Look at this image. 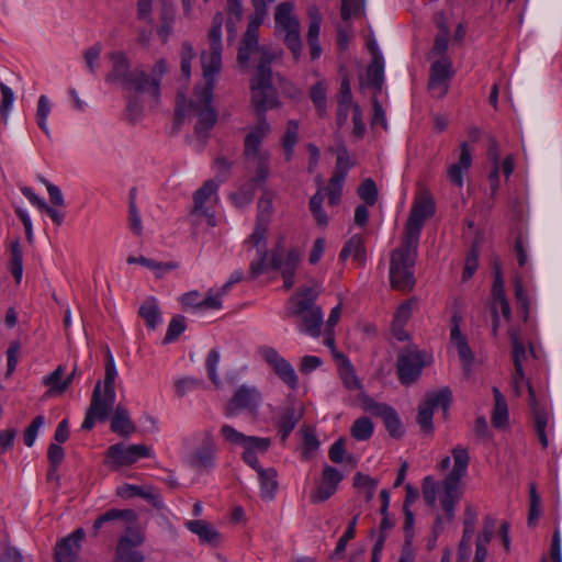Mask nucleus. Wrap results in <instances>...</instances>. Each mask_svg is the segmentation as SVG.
<instances>
[{
	"label": "nucleus",
	"mask_w": 562,
	"mask_h": 562,
	"mask_svg": "<svg viewBox=\"0 0 562 562\" xmlns=\"http://www.w3.org/2000/svg\"><path fill=\"white\" fill-rule=\"evenodd\" d=\"M223 14L217 12L212 20L207 34L209 50L201 53L203 83H198L192 98L187 102L184 94L178 93L176 100V114L178 117H195L194 132L205 135L217 121V112L212 105L215 76L222 68V25Z\"/></svg>",
	"instance_id": "f257e3e1"
},
{
	"label": "nucleus",
	"mask_w": 562,
	"mask_h": 562,
	"mask_svg": "<svg viewBox=\"0 0 562 562\" xmlns=\"http://www.w3.org/2000/svg\"><path fill=\"white\" fill-rule=\"evenodd\" d=\"M263 10H257L252 14L239 44L237 60L245 66L249 63L252 54H259L257 72L251 81V99L254 105L259 110L272 109L277 105V92L272 86L271 63L278 57L267 46L259 45V26L263 23Z\"/></svg>",
	"instance_id": "f03ea898"
},
{
	"label": "nucleus",
	"mask_w": 562,
	"mask_h": 562,
	"mask_svg": "<svg viewBox=\"0 0 562 562\" xmlns=\"http://www.w3.org/2000/svg\"><path fill=\"white\" fill-rule=\"evenodd\" d=\"M117 371L113 356L108 350L104 381H98L93 387L91 402L86 412L85 420L81 428L90 430L95 424V420L101 423L105 422L111 412L113 411L116 393H115V379Z\"/></svg>",
	"instance_id": "7ed1b4c3"
},
{
	"label": "nucleus",
	"mask_w": 562,
	"mask_h": 562,
	"mask_svg": "<svg viewBox=\"0 0 562 562\" xmlns=\"http://www.w3.org/2000/svg\"><path fill=\"white\" fill-rule=\"evenodd\" d=\"M274 193L263 189L258 201V213L256 225L251 235L245 240V246L249 249H256L257 256L250 262L249 278L256 279L263 273L265 260L267 256V231L273 212Z\"/></svg>",
	"instance_id": "20e7f679"
},
{
	"label": "nucleus",
	"mask_w": 562,
	"mask_h": 562,
	"mask_svg": "<svg viewBox=\"0 0 562 562\" xmlns=\"http://www.w3.org/2000/svg\"><path fill=\"white\" fill-rule=\"evenodd\" d=\"M111 70L105 80L110 83H120L128 91L145 92L148 91L157 99L159 94V81L149 79L146 72L139 68L132 69L127 55L124 52H113L109 54Z\"/></svg>",
	"instance_id": "39448f33"
},
{
	"label": "nucleus",
	"mask_w": 562,
	"mask_h": 562,
	"mask_svg": "<svg viewBox=\"0 0 562 562\" xmlns=\"http://www.w3.org/2000/svg\"><path fill=\"white\" fill-rule=\"evenodd\" d=\"M417 247L418 244L411 245L406 238H403L401 246L391 252L390 284L392 289L403 292L413 290L416 283L414 267Z\"/></svg>",
	"instance_id": "423d86ee"
},
{
	"label": "nucleus",
	"mask_w": 562,
	"mask_h": 562,
	"mask_svg": "<svg viewBox=\"0 0 562 562\" xmlns=\"http://www.w3.org/2000/svg\"><path fill=\"white\" fill-rule=\"evenodd\" d=\"M452 457L454 461L453 468L442 481V491L440 493V503L447 520H451L454 517V506L462 496L460 482L465 475L470 461L467 449L460 446L453 448Z\"/></svg>",
	"instance_id": "0eeeda50"
},
{
	"label": "nucleus",
	"mask_w": 562,
	"mask_h": 562,
	"mask_svg": "<svg viewBox=\"0 0 562 562\" xmlns=\"http://www.w3.org/2000/svg\"><path fill=\"white\" fill-rule=\"evenodd\" d=\"M319 293V285L303 286L293 299L295 301L294 315L300 318V330L318 337L323 325V313L315 300Z\"/></svg>",
	"instance_id": "6e6552de"
},
{
	"label": "nucleus",
	"mask_w": 562,
	"mask_h": 562,
	"mask_svg": "<svg viewBox=\"0 0 562 562\" xmlns=\"http://www.w3.org/2000/svg\"><path fill=\"white\" fill-rule=\"evenodd\" d=\"M274 24L276 36L283 41L296 59L302 50V41L300 22L293 14V4L291 2H282L277 7Z\"/></svg>",
	"instance_id": "1a4fd4ad"
},
{
	"label": "nucleus",
	"mask_w": 562,
	"mask_h": 562,
	"mask_svg": "<svg viewBox=\"0 0 562 562\" xmlns=\"http://www.w3.org/2000/svg\"><path fill=\"white\" fill-rule=\"evenodd\" d=\"M524 385L527 386L529 393L528 404L532 414L535 431L538 436V439L542 448L546 449L549 446L546 428L550 420V413L547 409V407L539 403V401L537 400L531 384L529 383V381L525 379L524 370H521V375L519 376L517 373V369H514V373L512 375V387L514 390L515 395H521Z\"/></svg>",
	"instance_id": "9d476101"
},
{
	"label": "nucleus",
	"mask_w": 562,
	"mask_h": 562,
	"mask_svg": "<svg viewBox=\"0 0 562 562\" xmlns=\"http://www.w3.org/2000/svg\"><path fill=\"white\" fill-rule=\"evenodd\" d=\"M434 213V198L428 191L422 192L409 211L403 238H406L411 245L418 244L422 228L426 220L431 217Z\"/></svg>",
	"instance_id": "9b49d317"
},
{
	"label": "nucleus",
	"mask_w": 562,
	"mask_h": 562,
	"mask_svg": "<svg viewBox=\"0 0 562 562\" xmlns=\"http://www.w3.org/2000/svg\"><path fill=\"white\" fill-rule=\"evenodd\" d=\"M217 189L218 184L214 180H207L194 192V206L189 214L190 221L193 225L201 224L203 218L206 220V223L211 227L216 225L211 206L217 200Z\"/></svg>",
	"instance_id": "f8f14e48"
},
{
	"label": "nucleus",
	"mask_w": 562,
	"mask_h": 562,
	"mask_svg": "<svg viewBox=\"0 0 562 562\" xmlns=\"http://www.w3.org/2000/svg\"><path fill=\"white\" fill-rule=\"evenodd\" d=\"M300 263V252L296 249H291L286 254L285 259L283 258V248L280 244H277L271 251L268 260V255L265 260L263 272L272 269L281 272L283 279L284 289L289 290L294 285V274Z\"/></svg>",
	"instance_id": "ddd939ff"
},
{
	"label": "nucleus",
	"mask_w": 562,
	"mask_h": 562,
	"mask_svg": "<svg viewBox=\"0 0 562 562\" xmlns=\"http://www.w3.org/2000/svg\"><path fill=\"white\" fill-rule=\"evenodd\" d=\"M426 361V353L416 347L404 348L397 357V378L403 385L415 383L422 374Z\"/></svg>",
	"instance_id": "4468645a"
},
{
	"label": "nucleus",
	"mask_w": 562,
	"mask_h": 562,
	"mask_svg": "<svg viewBox=\"0 0 562 562\" xmlns=\"http://www.w3.org/2000/svg\"><path fill=\"white\" fill-rule=\"evenodd\" d=\"M451 397L452 392L449 387H442L426 395L425 401L419 405L417 415V423L425 434L432 432L434 409L441 407L447 413Z\"/></svg>",
	"instance_id": "2eb2a0df"
},
{
	"label": "nucleus",
	"mask_w": 562,
	"mask_h": 562,
	"mask_svg": "<svg viewBox=\"0 0 562 562\" xmlns=\"http://www.w3.org/2000/svg\"><path fill=\"white\" fill-rule=\"evenodd\" d=\"M151 450L146 445H130L115 443L106 450V463L112 469L122 467H130L136 463L142 458H149Z\"/></svg>",
	"instance_id": "dca6fc26"
},
{
	"label": "nucleus",
	"mask_w": 562,
	"mask_h": 562,
	"mask_svg": "<svg viewBox=\"0 0 562 562\" xmlns=\"http://www.w3.org/2000/svg\"><path fill=\"white\" fill-rule=\"evenodd\" d=\"M199 446L188 458V463L196 470H210L215 467L216 442L212 430H204L198 435Z\"/></svg>",
	"instance_id": "f3484780"
},
{
	"label": "nucleus",
	"mask_w": 562,
	"mask_h": 562,
	"mask_svg": "<svg viewBox=\"0 0 562 562\" xmlns=\"http://www.w3.org/2000/svg\"><path fill=\"white\" fill-rule=\"evenodd\" d=\"M259 355L284 384L291 390L297 389L299 378L294 368L274 348L269 346L260 347Z\"/></svg>",
	"instance_id": "a211bd4d"
},
{
	"label": "nucleus",
	"mask_w": 562,
	"mask_h": 562,
	"mask_svg": "<svg viewBox=\"0 0 562 562\" xmlns=\"http://www.w3.org/2000/svg\"><path fill=\"white\" fill-rule=\"evenodd\" d=\"M145 541L142 531L135 528H126L125 533L119 539L113 562H144V554L136 548Z\"/></svg>",
	"instance_id": "6ab92c4d"
},
{
	"label": "nucleus",
	"mask_w": 562,
	"mask_h": 562,
	"mask_svg": "<svg viewBox=\"0 0 562 562\" xmlns=\"http://www.w3.org/2000/svg\"><path fill=\"white\" fill-rule=\"evenodd\" d=\"M452 75V63L447 56L431 65L428 89L432 97L442 98L446 95Z\"/></svg>",
	"instance_id": "aec40b11"
},
{
	"label": "nucleus",
	"mask_w": 562,
	"mask_h": 562,
	"mask_svg": "<svg viewBox=\"0 0 562 562\" xmlns=\"http://www.w3.org/2000/svg\"><path fill=\"white\" fill-rule=\"evenodd\" d=\"M261 401L260 393L256 387L240 386L225 406V415L233 417L238 409L254 411Z\"/></svg>",
	"instance_id": "412c9836"
},
{
	"label": "nucleus",
	"mask_w": 562,
	"mask_h": 562,
	"mask_svg": "<svg viewBox=\"0 0 562 562\" xmlns=\"http://www.w3.org/2000/svg\"><path fill=\"white\" fill-rule=\"evenodd\" d=\"M342 480V474L330 465L323 468L322 479L317 488L311 494L313 504L324 503L336 492L338 484Z\"/></svg>",
	"instance_id": "4be33fe9"
},
{
	"label": "nucleus",
	"mask_w": 562,
	"mask_h": 562,
	"mask_svg": "<svg viewBox=\"0 0 562 562\" xmlns=\"http://www.w3.org/2000/svg\"><path fill=\"white\" fill-rule=\"evenodd\" d=\"M86 537V532L82 528L76 529L71 535L61 539L55 550L56 562H80L79 551L81 549V542Z\"/></svg>",
	"instance_id": "5701e85b"
},
{
	"label": "nucleus",
	"mask_w": 562,
	"mask_h": 562,
	"mask_svg": "<svg viewBox=\"0 0 562 562\" xmlns=\"http://www.w3.org/2000/svg\"><path fill=\"white\" fill-rule=\"evenodd\" d=\"M247 168L255 175L249 180L263 184L270 173V153L268 150L244 153Z\"/></svg>",
	"instance_id": "b1692460"
},
{
	"label": "nucleus",
	"mask_w": 562,
	"mask_h": 562,
	"mask_svg": "<svg viewBox=\"0 0 562 562\" xmlns=\"http://www.w3.org/2000/svg\"><path fill=\"white\" fill-rule=\"evenodd\" d=\"M255 108L258 113V122L245 138L244 153L262 151L261 143L270 132V124L265 119V112L268 109L259 110L256 105Z\"/></svg>",
	"instance_id": "393cba45"
},
{
	"label": "nucleus",
	"mask_w": 562,
	"mask_h": 562,
	"mask_svg": "<svg viewBox=\"0 0 562 562\" xmlns=\"http://www.w3.org/2000/svg\"><path fill=\"white\" fill-rule=\"evenodd\" d=\"M255 108L258 113V122L245 138L244 153L262 151L261 143L270 132V124L265 119V112L268 109L259 110L256 105Z\"/></svg>",
	"instance_id": "a878e982"
},
{
	"label": "nucleus",
	"mask_w": 562,
	"mask_h": 562,
	"mask_svg": "<svg viewBox=\"0 0 562 562\" xmlns=\"http://www.w3.org/2000/svg\"><path fill=\"white\" fill-rule=\"evenodd\" d=\"M472 165V156L469 145L463 142L460 144V155L457 162H453L447 168V177L451 183L461 188L463 186V175L470 169Z\"/></svg>",
	"instance_id": "bb28decb"
},
{
	"label": "nucleus",
	"mask_w": 562,
	"mask_h": 562,
	"mask_svg": "<svg viewBox=\"0 0 562 562\" xmlns=\"http://www.w3.org/2000/svg\"><path fill=\"white\" fill-rule=\"evenodd\" d=\"M271 446L270 438L248 436L241 454L243 461L250 468L260 465L257 453H266Z\"/></svg>",
	"instance_id": "cd10ccee"
},
{
	"label": "nucleus",
	"mask_w": 562,
	"mask_h": 562,
	"mask_svg": "<svg viewBox=\"0 0 562 562\" xmlns=\"http://www.w3.org/2000/svg\"><path fill=\"white\" fill-rule=\"evenodd\" d=\"M111 430L127 438L136 431V425L130 417L126 407L117 405L111 419Z\"/></svg>",
	"instance_id": "c85d7f7f"
},
{
	"label": "nucleus",
	"mask_w": 562,
	"mask_h": 562,
	"mask_svg": "<svg viewBox=\"0 0 562 562\" xmlns=\"http://www.w3.org/2000/svg\"><path fill=\"white\" fill-rule=\"evenodd\" d=\"M252 469L258 473L261 497L263 499L272 501L278 490L277 470L273 468L263 469L261 465Z\"/></svg>",
	"instance_id": "c756f323"
},
{
	"label": "nucleus",
	"mask_w": 562,
	"mask_h": 562,
	"mask_svg": "<svg viewBox=\"0 0 562 562\" xmlns=\"http://www.w3.org/2000/svg\"><path fill=\"white\" fill-rule=\"evenodd\" d=\"M186 527L195 533L202 543L217 546L221 535L205 520H189Z\"/></svg>",
	"instance_id": "7c9ffc66"
},
{
	"label": "nucleus",
	"mask_w": 562,
	"mask_h": 562,
	"mask_svg": "<svg viewBox=\"0 0 562 562\" xmlns=\"http://www.w3.org/2000/svg\"><path fill=\"white\" fill-rule=\"evenodd\" d=\"M355 104L356 103H352L350 82H349L348 78H344L340 83L337 119H336L337 125L339 127L342 126L347 122L349 110L350 109L353 110Z\"/></svg>",
	"instance_id": "2f4dec72"
},
{
	"label": "nucleus",
	"mask_w": 562,
	"mask_h": 562,
	"mask_svg": "<svg viewBox=\"0 0 562 562\" xmlns=\"http://www.w3.org/2000/svg\"><path fill=\"white\" fill-rule=\"evenodd\" d=\"M302 417V411L295 408L293 404L283 407L279 419V432L281 440L285 441L290 432L295 428Z\"/></svg>",
	"instance_id": "473e14b6"
},
{
	"label": "nucleus",
	"mask_w": 562,
	"mask_h": 562,
	"mask_svg": "<svg viewBox=\"0 0 562 562\" xmlns=\"http://www.w3.org/2000/svg\"><path fill=\"white\" fill-rule=\"evenodd\" d=\"M138 315L145 321L146 326L154 330L161 323V312L155 297H147L138 310Z\"/></svg>",
	"instance_id": "72a5a7b5"
},
{
	"label": "nucleus",
	"mask_w": 562,
	"mask_h": 562,
	"mask_svg": "<svg viewBox=\"0 0 562 562\" xmlns=\"http://www.w3.org/2000/svg\"><path fill=\"white\" fill-rule=\"evenodd\" d=\"M352 257L359 265H364L367 260V252L363 244V239L359 235L352 236L340 251L339 259L345 260L348 257Z\"/></svg>",
	"instance_id": "f704fd0d"
},
{
	"label": "nucleus",
	"mask_w": 562,
	"mask_h": 562,
	"mask_svg": "<svg viewBox=\"0 0 562 562\" xmlns=\"http://www.w3.org/2000/svg\"><path fill=\"white\" fill-rule=\"evenodd\" d=\"M510 344H512V353H513V362L514 368L517 369V373L520 376L521 370H524V361L527 359L526 347L520 339V333L517 328H510L508 330Z\"/></svg>",
	"instance_id": "c9c22d12"
},
{
	"label": "nucleus",
	"mask_w": 562,
	"mask_h": 562,
	"mask_svg": "<svg viewBox=\"0 0 562 562\" xmlns=\"http://www.w3.org/2000/svg\"><path fill=\"white\" fill-rule=\"evenodd\" d=\"M134 518L135 514L133 510L110 509L94 520L92 526L93 533L97 535L105 524H115L116 521L120 520L130 521Z\"/></svg>",
	"instance_id": "e433bc0d"
},
{
	"label": "nucleus",
	"mask_w": 562,
	"mask_h": 562,
	"mask_svg": "<svg viewBox=\"0 0 562 562\" xmlns=\"http://www.w3.org/2000/svg\"><path fill=\"white\" fill-rule=\"evenodd\" d=\"M337 357L341 359L339 375L340 379L342 380L344 385L350 391L360 390L362 387L361 382L358 379L355 368L349 361V359H347L342 355H337Z\"/></svg>",
	"instance_id": "4c0bfd02"
},
{
	"label": "nucleus",
	"mask_w": 562,
	"mask_h": 562,
	"mask_svg": "<svg viewBox=\"0 0 562 562\" xmlns=\"http://www.w3.org/2000/svg\"><path fill=\"white\" fill-rule=\"evenodd\" d=\"M9 269L16 283H20L23 274V252L19 239L10 243V265Z\"/></svg>",
	"instance_id": "58836bf2"
},
{
	"label": "nucleus",
	"mask_w": 562,
	"mask_h": 562,
	"mask_svg": "<svg viewBox=\"0 0 562 562\" xmlns=\"http://www.w3.org/2000/svg\"><path fill=\"white\" fill-rule=\"evenodd\" d=\"M384 81L383 57L372 59L367 69V83L380 91Z\"/></svg>",
	"instance_id": "ea45409f"
},
{
	"label": "nucleus",
	"mask_w": 562,
	"mask_h": 562,
	"mask_svg": "<svg viewBox=\"0 0 562 562\" xmlns=\"http://www.w3.org/2000/svg\"><path fill=\"white\" fill-rule=\"evenodd\" d=\"M127 263H130V265L139 263V265L153 270L156 273V277H158V278L162 277L167 271L178 268L177 262L164 263V262L155 261L153 259H148L144 256H139V257L131 256L127 258Z\"/></svg>",
	"instance_id": "a19ab883"
},
{
	"label": "nucleus",
	"mask_w": 562,
	"mask_h": 562,
	"mask_svg": "<svg viewBox=\"0 0 562 562\" xmlns=\"http://www.w3.org/2000/svg\"><path fill=\"white\" fill-rule=\"evenodd\" d=\"M258 186L255 181L247 180L238 191L231 194V200L237 207L247 206L251 203Z\"/></svg>",
	"instance_id": "79ce46f5"
},
{
	"label": "nucleus",
	"mask_w": 562,
	"mask_h": 562,
	"mask_svg": "<svg viewBox=\"0 0 562 562\" xmlns=\"http://www.w3.org/2000/svg\"><path fill=\"white\" fill-rule=\"evenodd\" d=\"M299 138V122L291 120L288 122L285 133L282 137V146L285 153V160H291L293 153H294V146Z\"/></svg>",
	"instance_id": "37998d69"
},
{
	"label": "nucleus",
	"mask_w": 562,
	"mask_h": 562,
	"mask_svg": "<svg viewBox=\"0 0 562 562\" xmlns=\"http://www.w3.org/2000/svg\"><path fill=\"white\" fill-rule=\"evenodd\" d=\"M323 188L319 187L317 192L310 200V210L319 226L328 225V216L322 207L325 194L323 193Z\"/></svg>",
	"instance_id": "c03bdc74"
},
{
	"label": "nucleus",
	"mask_w": 562,
	"mask_h": 562,
	"mask_svg": "<svg viewBox=\"0 0 562 562\" xmlns=\"http://www.w3.org/2000/svg\"><path fill=\"white\" fill-rule=\"evenodd\" d=\"M327 85L325 81H318L316 82L310 91V97L318 112V114L322 116L326 113L327 109Z\"/></svg>",
	"instance_id": "a18cd8bd"
},
{
	"label": "nucleus",
	"mask_w": 562,
	"mask_h": 562,
	"mask_svg": "<svg viewBox=\"0 0 562 562\" xmlns=\"http://www.w3.org/2000/svg\"><path fill=\"white\" fill-rule=\"evenodd\" d=\"M350 434L356 440H368L373 434V424L368 417H359L353 422Z\"/></svg>",
	"instance_id": "49530a36"
},
{
	"label": "nucleus",
	"mask_w": 562,
	"mask_h": 562,
	"mask_svg": "<svg viewBox=\"0 0 562 562\" xmlns=\"http://www.w3.org/2000/svg\"><path fill=\"white\" fill-rule=\"evenodd\" d=\"M364 411L371 413L374 416L381 417L384 419L394 408L384 404L378 403L372 397L364 395L361 398Z\"/></svg>",
	"instance_id": "de8ad7c7"
},
{
	"label": "nucleus",
	"mask_w": 562,
	"mask_h": 562,
	"mask_svg": "<svg viewBox=\"0 0 562 562\" xmlns=\"http://www.w3.org/2000/svg\"><path fill=\"white\" fill-rule=\"evenodd\" d=\"M358 520V515L355 516L348 524V527L345 533L340 537L337 542L336 549L330 555V560H335L339 554L344 553L347 547L348 541L355 538L356 535V525Z\"/></svg>",
	"instance_id": "09e8293b"
},
{
	"label": "nucleus",
	"mask_w": 562,
	"mask_h": 562,
	"mask_svg": "<svg viewBox=\"0 0 562 562\" xmlns=\"http://www.w3.org/2000/svg\"><path fill=\"white\" fill-rule=\"evenodd\" d=\"M50 113V104L49 100L46 95H41L38 98L37 102V110H36V121L40 128L49 136V131L47 127L46 120L48 117V114Z\"/></svg>",
	"instance_id": "8fccbe9b"
},
{
	"label": "nucleus",
	"mask_w": 562,
	"mask_h": 562,
	"mask_svg": "<svg viewBox=\"0 0 562 562\" xmlns=\"http://www.w3.org/2000/svg\"><path fill=\"white\" fill-rule=\"evenodd\" d=\"M220 434H221L222 438L224 439V441L228 442L229 445L241 446V447H244V445L247 440V437H248V436L244 435L243 432L236 430L233 426L227 425V424H224L221 427Z\"/></svg>",
	"instance_id": "3c124183"
},
{
	"label": "nucleus",
	"mask_w": 562,
	"mask_h": 562,
	"mask_svg": "<svg viewBox=\"0 0 562 562\" xmlns=\"http://www.w3.org/2000/svg\"><path fill=\"white\" fill-rule=\"evenodd\" d=\"M514 289H515V297L517 300V304L522 310L524 321L526 322L529 317L530 302H529L528 294L526 293V291L524 289L522 280L520 278H515Z\"/></svg>",
	"instance_id": "603ef678"
},
{
	"label": "nucleus",
	"mask_w": 562,
	"mask_h": 562,
	"mask_svg": "<svg viewBox=\"0 0 562 562\" xmlns=\"http://www.w3.org/2000/svg\"><path fill=\"white\" fill-rule=\"evenodd\" d=\"M186 329V318L181 315L175 316L169 325L164 339L165 344H169L177 339Z\"/></svg>",
	"instance_id": "864d4df0"
},
{
	"label": "nucleus",
	"mask_w": 562,
	"mask_h": 562,
	"mask_svg": "<svg viewBox=\"0 0 562 562\" xmlns=\"http://www.w3.org/2000/svg\"><path fill=\"white\" fill-rule=\"evenodd\" d=\"M423 498L429 507H435L437 502L438 484L432 476H426L423 481Z\"/></svg>",
	"instance_id": "5fc2aeb1"
},
{
	"label": "nucleus",
	"mask_w": 562,
	"mask_h": 562,
	"mask_svg": "<svg viewBox=\"0 0 562 562\" xmlns=\"http://www.w3.org/2000/svg\"><path fill=\"white\" fill-rule=\"evenodd\" d=\"M358 193L368 205H373L378 200L376 186L372 179H366L358 188Z\"/></svg>",
	"instance_id": "6e6d98bb"
},
{
	"label": "nucleus",
	"mask_w": 562,
	"mask_h": 562,
	"mask_svg": "<svg viewBox=\"0 0 562 562\" xmlns=\"http://www.w3.org/2000/svg\"><path fill=\"white\" fill-rule=\"evenodd\" d=\"M1 91V103H0V113L4 123H7L9 117V112L14 101V94L11 88H9L4 83H0Z\"/></svg>",
	"instance_id": "4d7b16f0"
},
{
	"label": "nucleus",
	"mask_w": 562,
	"mask_h": 562,
	"mask_svg": "<svg viewBox=\"0 0 562 562\" xmlns=\"http://www.w3.org/2000/svg\"><path fill=\"white\" fill-rule=\"evenodd\" d=\"M530 505H529V514H528V525L531 526L538 519L540 515V505L541 499L540 495L537 492V487L533 483L530 484L529 491Z\"/></svg>",
	"instance_id": "13d9d810"
},
{
	"label": "nucleus",
	"mask_w": 562,
	"mask_h": 562,
	"mask_svg": "<svg viewBox=\"0 0 562 562\" xmlns=\"http://www.w3.org/2000/svg\"><path fill=\"white\" fill-rule=\"evenodd\" d=\"M102 47L100 44H94L93 46L89 47L83 53V59L85 63L91 74H95L98 60L100 58Z\"/></svg>",
	"instance_id": "bf43d9fd"
},
{
	"label": "nucleus",
	"mask_w": 562,
	"mask_h": 562,
	"mask_svg": "<svg viewBox=\"0 0 562 562\" xmlns=\"http://www.w3.org/2000/svg\"><path fill=\"white\" fill-rule=\"evenodd\" d=\"M384 425L389 434L394 438H400L403 435L402 423L395 411H392L384 419Z\"/></svg>",
	"instance_id": "052dcab7"
},
{
	"label": "nucleus",
	"mask_w": 562,
	"mask_h": 562,
	"mask_svg": "<svg viewBox=\"0 0 562 562\" xmlns=\"http://www.w3.org/2000/svg\"><path fill=\"white\" fill-rule=\"evenodd\" d=\"M43 424H44V417L42 415H38L33 419L31 425L25 429V431L23 434V440L27 447L33 446V443L36 439L38 429L43 426Z\"/></svg>",
	"instance_id": "680f3d73"
},
{
	"label": "nucleus",
	"mask_w": 562,
	"mask_h": 562,
	"mask_svg": "<svg viewBox=\"0 0 562 562\" xmlns=\"http://www.w3.org/2000/svg\"><path fill=\"white\" fill-rule=\"evenodd\" d=\"M508 422V407L507 403H499L494 405L492 414V424L496 428L504 427Z\"/></svg>",
	"instance_id": "e2e57ef3"
},
{
	"label": "nucleus",
	"mask_w": 562,
	"mask_h": 562,
	"mask_svg": "<svg viewBox=\"0 0 562 562\" xmlns=\"http://www.w3.org/2000/svg\"><path fill=\"white\" fill-rule=\"evenodd\" d=\"M477 266H479V250L476 247H472V249L470 250V252L467 257V260H465L463 276H462L463 280H469L470 278H472V276L474 274V272L477 269Z\"/></svg>",
	"instance_id": "0e129e2a"
},
{
	"label": "nucleus",
	"mask_w": 562,
	"mask_h": 562,
	"mask_svg": "<svg viewBox=\"0 0 562 562\" xmlns=\"http://www.w3.org/2000/svg\"><path fill=\"white\" fill-rule=\"evenodd\" d=\"M496 527V520L493 517L486 516L483 522V529L477 535L476 541L488 544L493 538Z\"/></svg>",
	"instance_id": "69168bd1"
},
{
	"label": "nucleus",
	"mask_w": 562,
	"mask_h": 562,
	"mask_svg": "<svg viewBox=\"0 0 562 562\" xmlns=\"http://www.w3.org/2000/svg\"><path fill=\"white\" fill-rule=\"evenodd\" d=\"M303 442H304V457L307 458L311 453L315 452L319 447V441L311 428L303 429Z\"/></svg>",
	"instance_id": "338daca9"
},
{
	"label": "nucleus",
	"mask_w": 562,
	"mask_h": 562,
	"mask_svg": "<svg viewBox=\"0 0 562 562\" xmlns=\"http://www.w3.org/2000/svg\"><path fill=\"white\" fill-rule=\"evenodd\" d=\"M411 316L412 301H405L398 306L392 324H395V326L404 327Z\"/></svg>",
	"instance_id": "774afa93"
}]
</instances>
